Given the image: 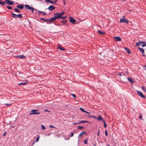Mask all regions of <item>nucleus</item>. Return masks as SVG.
Segmentation results:
<instances>
[{
	"label": "nucleus",
	"mask_w": 146,
	"mask_h": 146,
	"mask_svg": "<svg viewBox=\"0 0 146 146\" xmlns=\"http://www.w3.org/2000/svg\"><path fill=\"white\" fill-rule=\"evenodd\" d=\"M127 79L131 83H133L134 82L133 80L131 78L128 77Z\"/></svg>",
	"instance_id": "nucleus-17"
},
{
	"label": "nucleus",
	"mask_w": 146,
	"mask_h": 146,
	"mask_svg": "<svg viewBox=\"0 0 146 146\" xmlns=\"http://www.w3.org/2000/svg\"><path fill=\"white\" fill-rule=\"evenodd\" d=\"M94 146H96V145L95 144Z\"/></svg>",
	"instance_id": "nucleus-59"
},
{
	"label": "nucleus",
	"mask_w": 146,
	"mask_h": 146,
	"mask_svg": "<svg viewBox=\"0 0 146 146\" xmlns=\"http://www.w3.org/2000/svg\"><path fill=\"white\" fill-rule=\"evenodd\" d=\"M17 7L18 8H19L21 9H22L24 8V6L23 5H17Z\"/></svg>",
	"instance_id": "nucleus-15"
},
{
	"label": "nucleus",
	"mask_w": 146,
	"mask_h": 146,
	"mask_svg": "<svg viewBox=\"0 0 146 146\" xmlns=\"http://www.w3.org/2000/svg\"><path fill=\"white\" fill-rule=\"evenodd\" d=\"M55 7H54L52 5H50L49 7L48 8V9L49 11H52L55 9Z\"/></svg>",
	"instance_id": "nucleus-11"
},
{
	"label": "nucleus",
	"mask_w": 146,
	"mask_h": 146,
	"mask_svg": "<svg viewBox=\"0 0 146 146\" xmlns=\"http://www.w3.org/2000/svg\"><path fill=\"white\" fill-rule=\"evenodd\" d=\"M82 123H88L89 121H82Z\"/></svg>",
	"instance_id": "nucleus-35"
},
{
	"label": "nucleus",
	"mask_w": 146,
	"mask_h": 146,
	"mask_svg": "<svg viewBox=\"0 0 146 146\" xmlns=\"http://www.w3.org/2000/svg\"><path fill=\"white\" fill-rule=\"evenodd\" d=\"M98 119L99 121H100V120H102V119H103H103H102V117L101 116H99V117Z\"/></svg>",
	"instance_id": "nucleus-29"
},
{
	"label": "nucleus",
	"mask_w": 146,
	"mask_h": 146,
	"mask_svg": "<svg viewBox=\"0 0 146 146\" xmlns=\"http://www.w3.org/2000/svg\"><path fill=\"white\" fill-rule=\"evenodd\" d=\"M35 143V141L33 142V145H34Z\"/></svg>",
	"instance_id": "nucleus-55"
},
{
	"label": "nucleus",
	"mask_w": 146,
	"mask_h": 146,
	"mask_svg": "<svg viewBox=\"0 0 146 146\" xmlns=\"http://www.w3.org/2000/svg\"><path fill=\"white\" fill-rule=\"evenodd\" d=\"M5 2L8 5H11L14 4L13 1H11L10 0H5Z\"/></svg>",
	"instance_id": "nucleus-5"
},
{
	"label": "nucleus",
	"mask_w": 146,
	"mask_h": 146,
	"mask_svg": "<svg viewBox=\"0 0 146 146\" xmlns=\"http://www.w3.org/2000/svg\"><path fill=\"white\" fill-rule=\"evenodd\" d=\"M99 132H100V130H98V135H99Z\"/></svg>",
	"instance_id": "nucleus-53"
},
{
	"label": "nucleus",
	"mask_w": 146,
	"mask_h": 146,
	"mask_svg": "<svg viewBox=\"0 0 146 146\" xmlns=\"http://www.w3.org/2000/svg\"><path fill=\"white\" fill-rule=\"evenodd\" d=\"M25 7V8H26L28 10H31V12L33 13H34V10H35L36 12V11L37 10V9H35L29 6V5H26Z\"/></svg>",
	"instance_id": "nucleus-1"
},
{
	"label": "nucleus",
	"mask_w": 146,
	"mask_h": 146,
	"mask_svg": "<svg viewBox=\"0 0 146 146\" xmlns=\"http://www.w3.org/2000/svg\"><path fill=\"white\" fill-rule=\"evenodd\" d=\"M140 41H139L138 42L136 43V46H138L140 45Z\"/></svg>",
	"instance_id": "nucleus-23"
},
{
	"label": "nucleus",
	"mask_w": 146,
	"mask_h": 146,
	"mask_svg": "<svg viewBox=\"0 0 146 146\" xmlns=\"http://www.w3.org/2000/svg\"><path fill=\"white\" fill-rule=\"evenodd\" d=\"M71 137H72L74 135V133L73 132H71Z\"/></svg>",
	"instance_id": "nucleus-42"
},
{
	"label": "nucleus",
	"mask_w": 146,
	"mask_h": 146,
	"mask_svg": "<svg viewBox=\"0 0 146 146\" xmlns=\"http://www.w3.org/2000/svg\"><path fill=\"white\" fill-rule=\"evenodd\" d=\"M143 56H145V54H143Z\"/></svg>",
	"instance_id": "nucleus-56"
},
{
	"label": "nucleus",
	"mask_w": 146,
	"mask_h": 146,
	"mask_svg": "<svg viewBox=\"0 0 146 146\" xmlns=\"http://www.w3.org/2000/svg\"><path fill=\"white\" fill-rule=\"evenodd\" d=\"M63 2L64 5H66L65 0H63Z\"/></svg>",
	"instance_id": "nucleus-47"
},
{
	"label": "nucleus",
	"mask_w": 146,
	"mask_h": 146,
	"mask_svg": "<svg viewBox=\"0 0 146 146\" xmlns=\"http://www.w3.org/2000/svg\"><path fill=\"white\" fill-rule=\"evenodd\" d=\"M118 75H119V76H121V73H120L118 74Z\"/></svg>",
	"instance_id": "nucleus-51"
},
{
	"label": "nucleus",
	"mask_w": 146,
	"mask_h": 146,
	"mask_svg": "<svg viewBox=\"0 0 146 146\" xmlns=\"http://www.w3.org/2000/svg\"><path fill=\"white\" fill-rule=\"evenodd\" d=\"M73 124L74 125L79 124V123H76L74 122L73 123Z\"/></svg>",
	"instance_id": "nucleus-46"
},
{
	"label": "nucleus",
	"mask_w": 146,
	"mask_h": 146,
	"mask_svg": "<svg viewBox=\"0 0 146 146\" xmlns=\"http://www.w3.org/2000/svg\"><path fill=\"white\" fill-rule=\"evenodd\" d=\"M5 105L7 106H10L11 105V104H8L7 103L5 104Z\"/></svg>",
	"instance_id": "nucleus-44"
},
{
	"label": "nucleus",
	"mask_w": 146,
	"mask_h": 146,
	"mask_svg": "<svg viewBox=\"0 0 146 146\" xmlns=\"http://www.w3.org/2000/svg\"><path fill=\"white\" fill-rule=\"evenodd\" d=\"M38 110H33L31 111V112L29 113L30 115L34 114H39L40 113L39 112H37Z\"/></svg>",
	"instance_id": "nucleus-4"
},
{
	"label": "nucleus",
	"mask_w": 146,
	"mask_h": 146,
	"mask_svg": "<svg viewBox=\"0 0 146 146\" xmlns=\"http://www.w3.org/2000/svg\"><path fill=\"white\" fill-rule=\"evenodd\" d=\"M71 95L72 96L75 98L76 99V95H75V94H71Z\"/></svg>",
	"instance_id": "nucleus-37"
},
{
	"label": "nucleus",
	"mask_w": 146,
	"mask_h": 146,
	"mask_svg": "<svg viewBox=\"0 0 146 146\" xmlns=\"http://www.w3.org/2000/svg\"><path fill=\"white\" fill-rule=\"evenodd\" d=\"M113 40L116 41H120L121 40V38L119 36H116L113 38Z\"/></svg>",
	"instance_id": "nucleus-6"
},
{
	"label": "nucleus",
	"mask_w": 146,
	"mask_h": 146,
	"mask_svg": "<svg viewBox=\"0 0 146 146\" xmlns=\"http://www.w3.org/2000/svg\"><path fill=\"white\" fill-rule=\"evenodd\" d=\"M54 17L56 19L59 18H61V17L59 13H56L54 14Z\"/></svg>",
	"instance_id": "nucleus-8"
},
{
	"label": "nucleus",
	"mask_w": 146,
	"mask_h": 146,
	"mask_svg": "<svg viewBox=\"0 0 146 146\" xmlns=\"http://www.w3.org/2000/svg\"><path fill=\"white\" fill-rule=\"evenodd\" d=\"M41 19L42 20H44V21L48 22V19H45L44 18H42Z\"/></svg>",
	"instance_id": "nucleus-26"
},
{
	"label": "nucleus",
	"mask_w": 146,
	"mask_h": 146,
	"mask_svg": "<svg viewBox=\"0 0 146 146\" xmlns=\"http://www.w3.org/2000/svg\"><path fill=\"white\" fill-rule=\"evenodd\" d=\"M80 109L82 111L85 113L86 111H85L84 110L83 108H80Z\"/></svg>",
	"instance_id": "nucleus-33"
},
{
	"label": "nucleus",
	"mask_w": 146,
	"mask_h": 146,
	"mask_svg": "<svg viewBox=\"0 0 146 146\" xmlns=\"http://www.w3.org/2000/svg\"><path fill=\"white\" fill-rule=\"evenodd\" d=\"M105 135L106 136H108V132H107V130H106L105 131Z\"/></svg>",
	"instance_id": "nucleus-36"
},
{
	"label": "nucleus",
	"mask_w": 146,
	"mask_h": 146,
	"mask_svg": "<svg viewBox=\"0 0 146 146\" xmlns=\"http://www.w3.org/2000/svg\"><path fill=\"white\" fill-rule=\"evenodd\" d=\"M7 8L9 9H12V8L10 6H7Z\"/></svg>",
	"instance_id": "nucleus-40"
},
{
	"label": "nucleus",
	"mask_w": 146,
	"mask_h": 146,
	"mask_svg": "<svg viewBox=\"0 0 146 146\" xmlns=\"http://www.w3.org/2000/svg\"><path fill=\"white\" fill-rule=\"evenodd\" d=\"M14 10H15V12H17V13H19V12H20V11L17 9H15Z\"/></svg>",
	"instance_id": "nucleus-25"
},
{
	"label": "nucleus",
	"mask_w": 146,
	"mask_h": 146,
	"mask_svg": "<svg viewBox=\"0 0 146 146\" xmlns=\"http://www.w3.org/2000/svg\"><path fill=\"white\" fill-rule=\"evenodd\" d=\"M85 113H88V114H90V112H87V111H86V112Z\"/></svg>",
	"instance_id": "nucleus-50"
},
{
	"label": "nucleus",
	"mask_w": 146,
	"mask_h": 146,
	"mask_svg": "<svg viewBox=\"0 0 146 146\" xmlns=\"http://www.w3.org/2000/svg\"><path fill=\"white\" fill-rule=\"evenodd\" d=\"M45 111H46V110H45Z\"/></svg>",
	"instance_id": "nucleus-57"
},
{
	"label": "nucleus",
	"mask_w": 146,
	"mask_h": 146,
	"mask_svg": "<svg viewBox=\"0 0 146 146\" xmlns=\"http://www.w3.org/2000/svg\"><path fill=\"white\" fill-rule=\"evenodd\" d=\"M137 92L139 95L142 98H145V96L143 95L142 92H140V91L137 90Z\"/></svg>",
	"instance_id": "nucleus-7"
},
{
	"label": "nucleus",
	"mask_w": 146,
	"mask_h": 146,
	"mask_svg": "<svg viewBox=\"0 0 146 146\" xmlns=\"http://www.w3.org/2000/svg\"><path fill=\"white\" fill-rule=\"evenodd\" d=\"M85 134V132H84V131H83L81 133H80V134L79 135L80 136L82 137V135L83 134Z\"/></svg>",
	"instance_id": "nucleus-24"
},
{
	"label": "nucleus",
	"mask_w": 146,
	"mask_h": 146,
	"mask_svg": "<svg viewBox=\"0 0 146 146\" xmlns=\"http://www.w3.org/2000/svg\"><path fill=\"white\" fill-rule=\"evenodd\" d=\"M59 13L61 17H62V16L64 14V12H62L60 13Z\"/></svg>",
	"instance_id": "nucleus-28"
},
{
	"label": "nucleus",
	"mask_w": 146,
	"mask_h": 146,
	"mask_svg": "<svg viewBox=\"0 0 146 146\" xmlns=\"http://www.w3.org/2000/svg\"><path fill=\"white\" fill-rule=\"evenodd\" d=\"M125 16L122 17V18L121 19L120 21V23H126L128 24L129 23L128 20L124 18Z\"/></svg>",
	"instance_id": "nucleus-2"
},
{
	"label": "nucleus",
	"mask_w": 146,
	"mask_h": 146,
	"mask_svg": "<svg viewBox=\"0 0 146 146\" xmlns=\"http://www.w3.org/2000/svg\"><path fill=\"white\" fill-rule=\"evenodd\" d=\"M42 11H38V12L39 13V15L41 13H42Z\"/></svg>",
	"instance_id": "nucleus-48"
},
{
	"label": "nucleus",
	"mask_w": 146,
	"mask_h": 146,
	"mask_svg": "<svg viewBox=\"0 0 146 146\" xmlns=\"http://www.w3.org/2000/svg\"><path fill=\"white\" fill-rule=\"evenodd\" d=\"M0 4L1 5H5V3L4 2H2L1 1V0H0Z\"/></svg>",
	"instance_id": "nucleus-30"
},
{
	"label": "nucleus",
	"mask_w": 146,
	"mask_h": 146,
	"mask_svg": "<svg viewBox=\"0 0 146 146\" xmlns=\"http://www.w3.org/2000/svg\"><path fill=\"white\" fill-rule=\"evenodd\" d=\"M58 48L62 51H65V49L64 48L61 47L60 45H58Z\"/></svg>",
	"instance_id": "nucleus-13"
},
{
	"label": "nucleus",
	"mask_w": 146,
	"mask_h": 146,
	"mask_svg": "<svg viewBox=\"0 0 146 146\" xmlns=\"http://www.w3.org/2000/svg\"><path fill=\"white\" fill-rule=\"evenodd\" d=\"M16 57L19 58H25V56L23 55H17L16 56Z\"/></svg>",
	"instance_id": "nucleus-14"
},
{
	"label": "nucleus",
	"mask_w": 146,
	"mask_h": 146,
	"mask_svg": "<svg viewBox=\"0 0 146 146\" xmlns=\"http://www.w3.org/2000/svg\"><path fill=\"white\" fill-rule=\"evenodd\" d=\"M69 21L70 22L73 23H75L76 22L75 19L71 17H69Z\"/></svg>",
	"instance_id": "nucleus-9"
},
{
	"label": "nucleus",
	"mask_w": 146,
	"mask_h": 146,
	"mask_svg": "<svg viewBox=\"0 0 146 146\" xmlns=\"http://www.w3.org/2000/svg\"><path fill=\"white\" fill-rule=\"evenodd\" d=\"M142 89L145 91L146 92V88L144 86H142Z\"/></svg>",
	"instance_id": "nucleus-32"
},
{
	"label": "nucleus",
	"mask_w": 146,
	"mask_h": 146,
	"mask_svg": "<svg viewBox=\"0 0 146 146\" xmlns=\"http://www.w3.org/2000/svg\"><path fill=\"white\" fill-rule=\"evenodd\" d=\"M45 0L47 2H48V3H49L53 4H54L56 3V2H53L52 1L50 0Z\"/></svg>",
	"instance_id": "nucleus-16"
},
{
	"label": "nucleus",
	"mask_w": 146,
	"mask_h": 146,
	"mask_svg": "<svg viewBox=\"0 0 146 146\" xmlns=\"http://www.w3.org/2000/svg\"><path fill=\"white\" fill-rule=\"evenodd\" d=\"M139 118L140 119H142V115H141V113L140 114L139 116Z\"/></svg>",
	"instance_id": "nucleus-38"
},
{
	"label": "nucleus",
	"mask_w": 146,
	"mask_h": 146,
	"mask_svg": "<svg viewBox=\"0 0 146 146\" xmlns=\"http://www.w3.org/2000/svg\"><path fill=\"white\" fill-rule=\"evenodd\" d=\"M67 22L66 21H62L61 22V23H65Z\"/></svg>",
	"instance_id": "nucleus-41"
},
{
	"label": "nucleus",
	"mask_w": 146,
	"mask_h": 146,
	"mask_svg": "<svg viewBox=\"0 0 146 146\" xmlns=\"http://www.w3.org/2000/svg\"><path fill=\"white\" fill-rule=\"evenodd\" d=\"M88 139H86L84 140V144H87V141H88Z\"/></svg>",
	"instance_id": "nucleus-34"
},
{
	"label": "nucleus",
	"mask_w": 146,
	"mask_h": 146,
	"mask_svg": "<svg viewBox=\"0 0 146 146\" xmlns=\"http://www.w3.org/2000/svg\"><path fill=\"white\" fill-rule=\"evenodd\" d=\"M138 48L140 50L141 53H143L144 52V50L143 48L140 47H138Z\"/></svg>",
	"instance_id": "nucleus-18"
},
{
	"label": "nucleus",
	"mask_w": 146,
	"mask_h": 146,
	"mask_svg": "<svg viewBox=\"0 0 146 146\" xmlns=\"http://www.w3.org/2000/svg\"><path fill=\"white\" fill-rule=\"evenodd\" d=\"M94 118H96V117H94Z\"/></svg>",
	"instance_id": "nucleus-60"
},
{
	"label": "nucleus",
	"mask_w": 146,
	"mask_h": 146,
	"mask_svg": "<svg viewBox=\"0 0 146 146\" xmlns=\"http://www.w3.org/2000/svg\"><path fill=\"white\" fill-rule=\"evenodd\" d=\"M49 127H54L52 125H50Z\"/></svg>",
	"instance_id": "nucleus-49"
},
{
	"label": "nucleus",
	"mask_w": 146,
	"mask_h": 146,
	"mask_svg": "<svg viewBox=\"0 0 146 146\" xmlns=\"http://www.w3.org/2000/svg\"><path fill=\"white\" fill-rule=\"evenodd\" d=\"M27 83V82H21L18 85H25Z\"/></svg>",
	"instance_id": "nucleus-21"
},
{
	"label": "nucleus",
	"mask_w": 146,
	"mask_h": 146,
	"mask_svg": "<svg viewBox=\"0 0 146 146\" xmlns=\"http://www.w3.org/2000/svg\"><path fill=\"white\" fill-rule=\"evenodd\" d=\"M42 129V130H45L46 129L45 127L43 125H41Z\"/></svg>",
	"instance_id": "nucleus-31"
},
{
	"label": "nucleus",
	"mask_w": 146,
	"mask_h": 146,
	"mask_svg": "<svg viewBox=\"0 0 146 146\" xmlns=\"http://www.w3.org/2000/svg\"><path fill=\"white\" fill-rule=\"evenodd\" d=\"M66 16L62 17H62H61V18H62L63 19H65L66 18Z\"/></svg>",
	"instance_id": "nucleus-43"
},
{
	"label": "nucleus",
	"mask_w": 146,
	"mask_h": 146,
	"mask_svg": "<svg viewBox=\"0 0 146 146\" xmlns=\"http://www.w3.org/2000/svg\"><path fill=\"white\" fill-rule=\"evenodd\" d=\"M98 32L100 33V34L102 35L103 34L105 33L104 32H102L100 30H98Z\"/></svg>",
	"instance_id": "nucleus-20"
},
{
	"label": "nucleus",
	"mask_w": 146,
	"mask_h": 146,
	"mask_svg": "<svg viewBox=\"0 0 146 146\" xmlns=\"http://www.w3.org/2000/svg\"><path fill=\"white\" fill-rule=\"evenodd\" d=\"M140 45L142 47H144L146 46V43L144 41H140Z\"/></svg>",
	"instance_id": "nucleus-10"
},
{
	"label": "nucleus",
	"mask_w": 146,
	"mask_h": 146,
	"mask_svg": "<svg viewBox=\"0 0 146 146\" xmlns=\"http://www.w3.org/2000/svg\"><path fill=\"white\" fill-rule=\"evenodd\" d=\"M125 49L127 51V52L129 54L130 53V51L128 48L125 47Z\"/></svg>",
	"instance_id": "nucleus-19"
},
{
	"label": "nucleus",
	"mask_w": 146,
	"mask_h": 146,
	"mask_svg": "<svg viewBox=\"0 0 146 146\" xmlns=\"http://www.w3.org/2000/svg\"><path fill=\"white\" fill-rule=\"evenodd\" d=\"M78 123H79V124L80 123H82V121H79Z\"/></svg>",
	"instance_id": "nucleus-54"
},
{
	"label": "nucleus",
	"mask_w": 146,
	"mask_h": 146,
	"mask_svg": "<svg viewBox=\"0 0 146 146\" xmlns=\"http://www.w3.org/2000/svg\"><path fill=\"white\" fill-rule=\"evenodd\" d=\"M40 137L39 136H38L36 138V140H35V142H37L38 141Z\"/></svg>",
	"instance_id": "nucleus-27"
},
{
	"label": "nucleus",
	"mask_w": 146,
	"mask_h": 146,
	"mask_svg": "<svg viewBox=\"0 0 146 146\" xmlns=\"http://www.w3.org/2000/svg\"><path fill=\"white\" fill-rule=\"evenodd\" d=\"M78 128L79 129H83V127L81 126H78Z\"/></svg>",
	"instance_id": "nucleus-39"
},
{
	"label": "nucleus",
	"mask_w": 146,
	"mask_h": 146,
	"mask_svg": "<svg viewBox=\"0 0 146 146\" xmlns=\"http://www.w3.org/2000/svg\"><path fill=\"white\" fill-rule=\"evenodd\" d=\"M56 19L55 18V17H53L50 18V19H48V22H51L52 21H54Z\"/></svg>",
	"instance_id": "nucleus-12"
},
{
	"label": "nucleus",
	"mask_w": 146,
	"mask_h": 146,
	"mask_svg": "<svg viewBox=\"0 0 146 146\" xmlns=\"http://www.w3.org/2000/svg\"><path fill=\"white\" fill-rule=\"evenodd\" d=\"M11 15H12V16L14 18H21L22 17V16L21 14H19L18 15H16L15 14L12 13Z\"/></svg>",
	"instance_id": "nucleus-3"
},
{
	"label": "nucleus",
	"mask_w": 146,
	"mask_h": 146,
	"mask_svg": "<svg viewBox=\"0 0 146 146\" xmlns=\"http://www.w3.org/2000/svg\"><path fill=\"white\" fill-rule=\"evenodd\" d=\"M145 67H146L145 70H146V66H145Z\"/></svg>",
	"instance_id": "nucleus-58"
},
{
	"label": "nucleus",
	"mask_w": 146,
	"mask_h": 146,
	"mask_svg": "<svg viewBox=\"0 0 146 146\" xmlns=\"http://www.w3.org/2000/svg\"><path fill=\"white\" fill-rule=\"evenodd\" d=\"M42 14L43 15H45L46 14L45 12H42Z\"/></svg>",
	"instance_id": "nucleus-45"
},
{
	"label": "nucleus",
	"mask_w": 146,
	"mask_h": 146,
	"mask_svg": "<svg viewBox=\"0 0 146 146\" xmlns=\"http://www.w3.org/2000/svg\"><path fill=\"white\" fill-rule=\"evenodd\" d=\"M103 123H104V128H106V126H107V125H106V123H105V120L104 119H103Z\"/></svg>",
	"instance_id": "nucleus-22"
},
{
	"label": "nucleus",
	"mask_w": 146,
	"mask_h": 146,
	"mask_svg": "<svg viewBox=\"0 0 146 146\" xmlns=\"http://www.w3.org/2000/svg\"><path fill=\"white\" fill-rule=\"evenodd\" d=\"M6 132H5V133H4L3 134V136H5V135H6Z\"/></svg>",
	"instance_id": "nucleus-52"
}]
</instances>
